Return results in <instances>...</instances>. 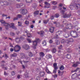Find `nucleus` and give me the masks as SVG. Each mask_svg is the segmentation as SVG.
Instances as JSON below:
<instances>
[{
  "label": "nucleus",
  "mask_w": 80,
  "mask_h": 80,
  "mask_svg": "<svg viewBox=\"0 0 80 80\" xmlns=\"http://www.w3.org/2000/svg\"><path fill=\"white\" fill-rule=\"evenodd\" d=\"M74 7L75 10H78L80 8V5L79 4H75L74 5Z\"/></svg>",
  "instance_id": "obj_12"
},
{
  "label": "nucleus",
  "mask_w": 80,
  "mask_h": 80,
  "mask_svg": "<svg viewBox=\"0 0 80 80\" xmlns=\"http://www.w3.org/2000/svg\"><path fill=\"white\" fill-rule=\"evenodd\" d=\"M49 21V19H48L47 20H43V23H44L45 24H47L48 21Z\"/></svg>",
  "instance_id": "obj_26"
},
{
  "label": "nucleus",
  "mask_w": 80,
  "mask_h": 80,
  "mask_svg": "<svg viewBox=\"0 0 80 80\" xmlns=\"http://www.w3.org/2000/svg\"><path fill=\"white\" fill-rule=\"evenodd\" d=\"M78 79L80 80V74L78 75Z\"/></svg>",
  "instance_id": "obj_64"
},
{
  "label": "nucleus",
  "mask_w": 80,
  "mask_h": 80,
  "mask_svg": "<svg viewBox=\"0 0 80 80\" xmlns=\"http://www.w3.org/2000/svg\"><path fill=\"white\" fill-rule=\"evenodd\" d=\"M17 8H24L25 5L22 3L18 4L16 5Z\"/></svg>",
  "instance_id": "obj_9"
},
{
  "label": "nucleus",
  "mask_w": 80,
  "mask_h": 80,
  "mask_svg": "<svg viewBox=\"0 0 80 80\" xmlns=\"http://www.w3.org/2000/svg\"><path fill=\"white\" fill-rule=\"evenodd\" d=\"M4 66H5L4 65H1V67L3 69H5V70H7V69H8V68L7 67H4Z\"/></svg>",
  "instance_id": "obj_27"
},
{
  "label": "nucleus",
  "mask_w": 80,
  "mask_h": 80,
  "mask_svg": "<svg viewBox=\"0 0 80 80\" xmlns=\"http://www.w3.org/2000/svg\"><path fill=\"white\" fill-rule=\"evenodd\" d=\"M21 13L22 14V15H25V14H27V10L26 9H22L21 10Z\"/></svg>",
  "instance_id": "obj_10"
},
{
  "label": "nucleus",
  "mask_w": 80,
  "mask_h": 80,
  "mask_svg": "<svg viewBox=\"0 0 80 80\" xmlns=\"http://www.w3.org/2000/svg\"><path fill=\"white\" fill-rule=\"evenodd\" d=\"M67 41L65 40V39H62L61 40V43H65L66 42V43H67Z\"/></svg>",
  "instance_id": "obj_31"
},
{
  "label": "nucleus",
  "mask_w": 80,
  "mask_h": 80,
  "mask_svg": "<svg viewBox=\"0 0 80 80\" xmlns=\"http://www.w3.org/2000/svg\"><path fill=\"white\" fill-rule=\"evenodd\" d=\"M56 49L55 48H54L52 50V52L55 53L56 52Z\"/></svg>",
  "instance_id": "obj_43"
},
{
  "label": "nucleus",
  "mask_w": 80,
  "mask_h": 80,
  "mask_svg": "<svg viewBox=\"0 0 80 80\" xmlns=\"http://www.w3.org/2000/svg\"><path fill=\"white\" fill-rule=\"evenodd\" d=\"M12 56L13 57H16L17 56V54L16 53H14L13 54H12Z\"/></svg>",
  "instance_id": "obj_54"
},
{
  "label": "nucleus",
  "mask_w": 80,
  "mask_h": 80,
  "mask_svg": "<svg viewBox=\"0 0 80 80\" xmlns=\"http://www.w3.org/2000/svg\"><path fill=\"white\" fill-rule=\"evenodd\" d=\"M33 0H25L26 3H31L32 2Z\"/></svg>",
  "instance_id": "obj_34"
},
{
  "label": "nucleus",
  "mask_w": 80,
  "mask_h": 80,
  "mask_svg": "<svg viewBox=\"0 0 80 80\" xmlns=\"http://www.w3.org/2000/svg\"><path fill=\"white\" fill-rule=\"evenodd\" d=\"M42 44L43 46H46V45H47V42H46V41L45 40L43 41L42 42Z\"/></svg>",
  "instance_id": "obj_32"
},
{
  "label": "nucleus",
  "mask_w": 80,
  "mask_h": 80,
  "mask_svg": "<svg viewBox=\"0 0 80 80\" xmlns=\"http://www.w3.org/2000/svg\"><path fill=\"white\" fill-rule=\"evenodd\" d=\"M73 67H77L78 65H77V64L76 63H75L74 64L72 65Z\"/></svg>",
  "instance_id": "obj_45"
},
{
  "label": "nucleus",
  "mask_w": 80,
  "mask_h": 80,
  "mask_svg": "<svg viewBox=\"0 0 80 80\" xmlns=\"http://www.w3.org/2000/svg\"><path fill=\"white\" fill-rule=\"evenodd\" d=\"M67 23V21L66 19H64L62 23L64 25H66Z\"/></svg>",
  "instance_id": "obj_30"
},
{
  "label": "nucleus",
  "mask_w": 80,
  "mask_h": 80,
  "mask_svg": "<svg viewBox=\"0 0 80 80\" xmlns=\"http://www.w3.org/2000/svg\"><path fill=\"white\" fill-rule=\"evenodd\" d=\"M38 33L41 35H43V34L44 33V32L43 31H41L40 32H38Z\"/></svg>",
  "instance_id": "obj_25"
},
{
  "label": "nucleus",
  "mask_w": 80,
  "mask_h": 80,
  "mask_svg": "<svg viewBox=\"0 0 80 80\" xmlns=\"http://www.w3.org/2000/svg\"><path fill=\"white\" fill-rule=\"evenodd\" d=\"M22 48L26 50H28V49H30V47H29V46L27 44L23 45L22 46Z\"/></svg>",
  "instance_id": "obj_13"
},
{
  "label": "nucleus",
  "mask_w": 80,
  "mask_h": 80,
  "mask_svg": "<svg viewBox=\"0 0 80 80\" xmlns=\"http://www.w3.org/2000/svg\"><path fill=\"white\" fill-rule=\"evenodd\" d=\"M67 51L68 53H70V52H72V50L69 48L67 49Z\"/></svg>",
  "instance_id": "obj_35"
},
{
  "label": "nucleus",
  "mask_w": 80,
  "mask_h": 80,
  "mask_svg": "<svg viewBox=\"0 0 80 80\" xmlns=\"http://www.w3.org/2000/svg\"><path fill=\"white\" fill-rule=\"evenodd\" d=\"M76 64H77V65H78L79 64H80V62L79 61H77L76 62Z\"/></svg>",
  "instance_id": "obj_59"
},
{
  "label": "nucleus",
  "mask_w": 80,
  "mask_h": 80,
  "mask_svg": "<svg viewBox=\"0 0 80 80\" xmlns=\"http://www.w3.org/2000/svg\"><path fill=\"white\" fill-rule=\"evenodd\" d=\"M29 56L30 57H32L33 56V54L31 52H30L29 53Z\"/></svg>",
  "instance_id": "obj_44"
},
{
  "label": "nucleus",
  "mask_w": 80,
  "mask_h": 80,
  "mask_svg": "<svg viewBox=\"0 0 80 80\" xmlns=\"http://www.w3.org/2000/svg\"><path fill=\"white\" fill-rule=\"evenodd\" d=\"M10 35L12 36H14L15 35V33L12 32H11L10 33Z\"/></svg>",
  "instance_id": "obj_52"
},
{
  "label": "nucleus",
  "mask_w": 80,
  "mask_h": 80,
  "mask_svg": "<svg viewBox=\"0 0 80 80\" xmlns=\"http://www.w3.org/2000/svg\"><path fill=\"white\" fill-rule=\"evenodd\" d=\"M54 18V17H53V16H52L51 17V20H53Z\"/></svg>",
  "instance_id": "obj_61"
},
{
  "label": "nucleus",
  "mask_w": 80,
  "mask_h": 80,
  "mask_svg": "<svg viewBox=\"0 0 80 80\" xmlns=\"http://www.w3.org/2000/svg\"><path fill=\"white\" fill-rule=\"evenodd\" d=\"M45 72H41L40 73V75L41 76V77H44V75H45Z\"/></svg>",
  "instance_id": "obj_29"
},
{
  "label": "nucleus",
  "mask_w": 80,
  "mask_h": 80,
  "mask_svg": "<svg viewBox=\"0 0 80 80\" xmlns=\"http://www.w3.org/2000/svg\"><path fill=\"white\" fill-rule=\"evenodd\" d=\"M34 16L36 17L37 15H38L39 14V11H36L33 13Z\"/></svg>",
  "instance_id": "obj_18"
},
{
  "label": "nucleus",
  "mask_w": 80,
  "mask_h": 80,
  "mask_svg": "<svg viewBox=\"0 0 80 80\" xmlns=\"http://www.w3.org/2000/svg\"><path fill=\"white\" fill-rule=\"evenodd\" d=\"M75 31H71L70 32V35L68 34L67 33H65L64 34V37L65 38H67V37H68L69 36L71 35L73 38H76V37H78V34L77 33H75Z\"/></svg>",
  "instance_id": "obj_2"
},
{
  "label": "nucleus",
  "mask_w": 80,
  "mask_h": 80,
  "mask_svg": "<svg viewBox=\"0 0 80 80\" xmlns=\"http://www.w3.org/2000/svg\"><path fill=\"white\" fill-rule=\"evenodd\" d=\"M46 57L47 59H49V58H52V57L50 55H48L46 56Z\"/></svg>",
  "instance_id": "obj_22"
},
{
  "label": "nucleus",
  "mask_w": 80,
  "mask_h": 80,
  "mask_svg": "<svg viewBox=\"0 0 80 80\" xmlns=\"http://www.w3.org/2000/svg\"><path fill=\"white\" fill-rule=\"evenodd\" d=\"M27 41L28 42V43H30L32 42V41H31V40L30 39H27Z\"/></svg>",
  "instance_id": "obj_51"
},
{
  "label": "nucleus",
  "mask_w": 80,
  "mask_h": 80,
  "mask_svg": "<svg viewBox=\"0 0 80 80\" xmlns=\"http://www.w3.org/2000/svg\"><path fill=\"white\" fill-rule=\"evenodd\" d=\"M9 45L11 47H13V45H12V43H10Z\"/></svg>",
  "instance_id": "obj_63"
},
{
  "label": "nucleus",
  "mask_w": 80,
  "mask_h": 80,
  "mask_svg": "<svg viewBox=\"0 0 80 80\" xmlns=\"http://www.w3.org/2000/svg\"><path fill=\"white\" fill-rule=\"evenodd\" d=\"M27 36L28 38L32 37V35L30 34H27Z\"/></svg>",
  "instance_id": "obj_47"
},
{
  "label": "nucleus",
  "mask_w": 80,
  "mask_h": 80,
  "mask_svg": "<svg viewBox=\"0 0 80 80\" xmlns=\"http://www.w3.org/2000/svg\"><path fill=\"white\" fill-rule=\"evenodd\" d=\"M56 45H59V44H60V41L58 40H56Z\"/></svg>",
  "instance_id": "obj_40"
},
{
  "label": "nucleus",
  "mask_w": 80,
  "mask_h": 80,
  "mask_svg": "<svg viewBox=\"0 0 80 80\" xmlns=\"http://www.w3.org/2000/svg\"><path fill=\"white\" fill-rule=\"evenodd\" d=\"M44 4L45 5L44 7L45 8H50V4H49V3L47 2H44Z\"/></svg>",
  "instance_id": "obj_11"
},
{
  "label": "nucleus",
  "mask_w": 80,
  "mask_h": 80,
  "mask_svg": "<svg viewBox=\"0 0 80 80\" xmlns=\"http://www.w3.org/2000/svg\"><path fill=\"white\" fill-rule=\"evenodd\" d=\"M66 58H68V59H70V58H71V55H70L68 54L66 55Z\"/></svg>",
  "instance_id": "obj_33"
},
{
  "label": "nucleus",
  "mask_w": 80,
  "mask_h": 80,
  "mask_svg": "<svg viewBox=\"0 0 80 80\" xmlns=\"http://www.w3.org/2000/svg\"><path fill=\"white\" fill-rule=\"evenodd\" d=\"M62 31H61L60 30H59L58 31V32H56V38H58V35H60V34H62Z\"/></svg>",
  "instance_id": "obj_14"
},
{
  "label": "nucleus",
  "mask_w": 80,
  "mask_h": 80,
  "mask_svg": "<svg viewBox=\"0 0 80 80\" xmlns=\"http://www.w3.org/2000/svg\"><path fill=\"white\" fill-rule=\"evenodd\" d=\"M17 20H18V18H14L13 19L14 21Z\"/></svg>",
  "instance_id": "obj_60"
},
{
  "label": "nucleus",
  "mask_w": 80,
  "mask_h": 80,
  "mask_svg": "<svg viewBox=\"0 0 80 80\" xmlns=\"http://www.w3.org/2000/svg\"><path fill=\"white\" fill-rule=\"evenodd\" d=\"M20 39L21 40H23L24 39V38L22 37H21L20 38H17L15 39V41L16 42H17L18 43V42H20Z\"/></svg>",
  "instance_id": "obj_15"
},
{
  "label": "nucleus",
  "mask_w": 80,
  "mask_h": 80,
  "mask_svg": "<svg viewBox=\"0 0 80 80\" xmlns=\"http://www.w3.org/2000/svg\"><path fill=\"white\" fill-rule=\"evenodd\" d=\"M46 71L48 73H49V74L51 73V72H50V71H49L48 69V68H46Z\"/></svg>",
  "instance_id": "obj_28"
},
{
  "label": "nucleus",
  "mask_w": 80,
  "mask_h": 80,
  "mask_svg": "<svg viewBox=\"0 0 80 80\" xmlns=\"http://www.w3.org/2000/svg\"><path fill=\"white\" fill-rule=\"evenodd\" d=\"M58 73L59 76H61V75H62L61 74H60L61 72H60V70H58Z\"/></svg>",
  "instance_id": "obj_50"
},
{
  "label": "nucleus",
  "mask_w": 80,
  "mask_h": 80,
  "mask_svg": "<svg viewBox=\"0 0 80 80\" xmlns=\"http://www.w3.org/2000/svg\"><path fill=\"white\" fill-rule=\"evenodd\" d=\"M55 17H56V18L59 17V14H56L55 15Z\"/></svg>",
  "instance_id": "obj_49"
},
{
  "label": "nucleus",
  "mask_w": 80,
  "mask_h": 80,
  "mask_svg": "<svg viewBox=\"0 0 80 80\" xmlns=\"http://www.w3.org/2000/svg\"><path fill=\"white\" fill-rule=\"evenodd\" d=\"M11 74L12 75H14L15 74V72L14 71H13L11 72Z\"/></svg>",
  "instance_id": "obj_53"
},
{
  "label": "nucleus",
  "mask_w": 80,
  "mask_h": 80,
  "mask_svg": "<svg viewBox=\"0 0 80 80\" xmlns=\"http://www.w3.org/2000/svg\"><path fill=\"white\" fill-rule=\"evenodd\" d=\"M53 77L54 78H57V77H58V76L57 74H55L53 75Z\"/></svg>",
  "instance_id": "obj_55"
},
{
  "label": "nucleus",
  "mask_w": 80,
  "mask_h": 80,
  "mask_svg": "<svg viewBox=\"0 0 80 80\" xmlns=\"http://www.w3.org/2000/svg\"><path fill=\"white\" fill-rule=\"evenodd\" d=\"M39 56L40 57L38 58V60H43V57L45 56V54H44V53L43 52H40L39 53Z\"/></svg>",
  "instance_id": "obj_7"
},
{
  "label": "nucleus",
  "mask_w": 80,
  "mask_h": 80,
  "mask_svg": "<svg viewBox=\"0 0 80 80\" xmlns=\"http://www.w3.org/2000/svg\"><path fill=\"white\" fill-rule=\"evenodd\" d=\"M21 56H22V57H21L22 58H25V54H24L23 53H21Z\"/></svg>",
  "instance_id": "obj_36"
},
{
  "label": "nucleus",
  "mask_w": 80,
  "mask_h": 80,
  "mask_svg": "<svg viewBox=\"0 0 80 80\" xmlns=\"http://www.w3.org/2000/svg\"><path fill=\"white\" fill-rule=\"evenodd\" d=\"M77 76V74L75 73L74 74H72L71 76V78L72 79H75L76 78Z\"/></svg>",
  "instance_id": "obj_16"
},
{
  "label": "nucleus",
  "mask_w": 80,
  "mask_h": 80,
  "mask_svg": "<svg viewBox=\"0 0 80 80\" xmlns=\"http://www.w3.org/2000/svg\"><path fill=\"white\" fill-rule=\"evenodd\" d=\"M17 17H18V18H22V16L20 14H18L17 16Z\"/></svg>",
  "instance_id": "obj_41"
},
{
  "label": "nucleus",
  "mask_w": 80,
  "mask_h": 80,
  "mask_svg": "<svg viewBox=\"0 0 80 80\" xmlns=\"http://www.w3.org/2000/svg\"><path fill=\"white\" fill-rule=\"evenodd\" d=\"M1 4H2V5H8V2L7 1H4V2H1Z\"/></svg>",
  "instance_id": "obj_17"
},
{
  "label": "nucleus",
  "mask_w": 80,
  "mask_h": 80,
  "mask_svg": "<svg viewBox=\"0 0 80 80\" xmlns=\"http://www.w3.org/2000/svg\"><path fill=\"white\" fill-rule=\"evenodd\" d=\"M66 42H67V43H68L69 42H73V39L72 38L66 40Z\"/></svg>",
  "instance_id": "obj_19"
},
{
  "label": "nucleus",
  "mask_w": 80,
  "mask_h": 80,
  "mask_svg": "<svg viewBox=\"0 0 80 80\" xmlns=\"http://www.w3.org/2000/svg\"><path fill=\"white\" fill-rule=\"evenodd\" d=\"M74 7V5H73L72 4H71L69 6V8L71 10H73Z\"/></svg>",
  "instance_id": "obj_24"
},
{
  "label": "nucleus",
  "mask_w": 80,
  "mask_h": 80,
  "mask_svg": "<svg viewBox=\"0 0 80 80\" xmlns=\"http://www.w3.org/2000/svg\"><path fill=\"white\" fill-rule=\"evenodd\" d=\"M49 43H53V41L52 40L50 39L49 41Z\"/></svg>",
  "instance_id": "obj_56"
},
{
  "label": "nucleus",
  "mask_w": 80,
  "mask_h": 80,
  "mask_svg": "<svg viewBox=\"0 0 80 80\" xmlns=\"http://www.w3.org/2000/svg\"><path fill=\"white\" fill-rule=\"evenodd\" d=\"M0 22L4 26H5V28L6 30H7L8 28V26L10 27V28H12L13 29H15V30L17 29V28L14 26V23H11L10 24H8L5 22V21H3V20H1L0 21Z\"/></svg>",
  "instance_id": "obj_1"
},
{
  "label": "nucleus",
  "mask_w": 80,
  "mask_h": 80,
  "mask_svg": "<svg viewBox=\"0 0 80 80\" xmlns=\"http://www.w3.org/2000/svg\"><path fill=\"white\" fill-rule=\"evenodd\" d=\"M54 27H51L49 29V31L51 33H53V32H54Z\"/></svg>",
  "instance_id": "obj_20"
},
{
  "label": "nucleus",
  "mask_w": 80,
  "mask_h": 80,
  "mask_svg": "<svg viewBox=\"0 0 80 80\" xmlns=\"http://www.w3.org/2000/svg\"><path fill=\"white\" fill-rule=\"evenodd\" d=\"M76 31L78 33H80V28H78L76 29Z\"/></svg>",
  "instance_id": "obj_37"
},
{
  "label": "nucleus",
  "mask_w": 80,
  "mask_h": 80,
  "mask_svg": "<svg viewBox=\"0 0 80 80\" xmlns=\"http://www.w3.org/2000/svg\"><path fill=\"white\" fill-rule=\"evenodd\" d=\"M13 50H14V49H13V48H11L10 49V51L12 52H13Z\"/></svg>",
  "instance_id": "obj_57"
},
{
  "label": "nucleus",
  "mask_w": 80,
  "mask_h": 80,
  "mask_svg": "<svg viewBox=\"0 0 80 80\" xmlns=\"http://www.w3.org/2000/svg\"><path fill=\"white\" fill-rule=\"evenodd\" d=\"M54 24H56V27H59L60 26L59 22H54Z\"/></svg>",
  "instance_id": "obj_21"
},
{
  "label": "nucleus",
  "mask_w": 80,
  "mask_h": 80,
  "mask_svg": "<svg viewBox=\"0 0 80 80\" xmlns=\"http://www.w3.org/2000/svg\"><path fill=\"white\" fill-rule=\"evenodd\" d=\"M54 69L53 71V73H57V70L58 69V67L57 63H54L53 64Z\"/></svg>",
  "instance_id": "obj_8"
},
{
  "label": "nucleus",
  "mask_w": 80,
  "mask_h": 80,
  "mask_svg": "<svg viewBox=\"0 0 80 80\" xmlns=\"http://www.w3.org/2000/svg\"><path fill=\"white\" fill-rule=\"evenodd\" d=\"M59 49H62V45H61L58 48Z\"/></svg>",
  "instance_id": "obj_58"
},
{
  "label": "nucleus",
  "mask_w": 80,
  "mask_h": 80,
  "mask_svg": "<svg viewBox=\"0 0 80 80\" xmlns=\"http://www.w3.org/2000/svg\"><path fill=\"white\" fill-rule=\"evenodd\" d=\"M32 7L33 8H36L37 6V4L36 3H33L32 4Z\"/></svg>",
  "instance_id": "obj_38"
},
{
  "label": "nucleus",
  "mask_w": 80,
  "mask_h": 80,
  "mask_svg": "<svg viewBox=\"0 0 80 80\" xmlns=\"http://www.w3.org/2000/svg\"><path fill=\"white\" fill-rule=\"evenodd\" d=\"M79 68H77L76 70H74V71H73L72 72H77V71H78V70H79Z\"/></svg>",
  "instance_id": "obj_42"
},
{
  "label": "nucleus",
  "mask_w": 80,
  "mask_h": 80,
  "mask_svg": "<svg viewBox=\"0 0 80 80\" xmlns=\"http://www.w3.org/2000/svg\"><path fill=\"white\" fill-rule=\"evenodd\" d=\"M73 28V25L71 23H68L65 25V28H63V30L64 32H66L67 30H72Z\"/></svg>",
  "instance_id": "obj_3"
},
{
  "label": "nucleus",
  "mask_w": 80,
  "mask_h": 80,
  "mask_svg": "<svg viewBox=\"0 0 80 80\" xmlns=\"http://www.w3.org/2000/svg\"><path fill=\"white\" fill-rule=\"evenodd\" d=\"M61 13L62 15H63V18H69V17H70L71 16H72V14L71 13L68 14H64L65 13V11L63 10L61 11Z\"/></svg>",
  "instance_id": "obj_4"
},
{
  "label": "nucleus",
  "mask_w": 80,
  "mask_h": 80,
  "mask_svg": "<svg viewBox=\"0 0 80 80\" xmlns=\"http://www.w3.org/2000/svg\"><path fill=\"white\" fill-rule=\"evenodd\" d=\"M57 1H52V3L53 4V5H57Z\"/></svg>",
  "instance_id": "obj_39"
},
{
  "label": "nucleus",
  "mask_w": 80,
  "mask_h": 80,
  "mask_svg": "<svg viewBox=\"0 0 80 80\" xmlns=\"http://www.w3.org/2000/svg\"><path fill=\"white\" fill-rule=\"evenodd\" d=\"M43 0H40V1H39V3H43Z\"/></svg>",
  "instance_id": "obj_62"
},
{
  "label": "nucleus",
  "mask_w": 80,
  "mask_h": 80,
  "mask_svg": "<svg viewBox=\"0 0 80 80\" xmlns=\"http://www.w3.org/2000/svg\"><path fill=\"white\" fill-rule=\"evenodd\" d=\"M25 23L26 25H28V24H29V22L26 20L25 21Z\"/></svg>",
  "instance_id": "obj_48"
},
{
  "label": "nucleus",
  "mask_w": 80,
  "mask_h": 80,
  "mask_svg": "<svg viewBox=\"0 0 80 80\" xmlns=\"http://www.w3.org/2000/svg\"><path fill=\"white\" fill-rule=\"evenodd\" d=\"M60 70H64V66L63 65H61L59 68Z\"/></svg>",
  "instance_id": "obj_23"
},
{
  "label": "nucleus",
  "mask_w": 80,
  "mask_h": 80,
  "mask_svg": "<svg viewBox=\"0 0 80 80\" xmlns=\"http://www.w3.org/2000/svg\"><path fill=\"white\" fill-rule=\"evenodd\" d=\"M14 50L15 52H19L21 50V47L18 45H17L14 48Z\"/></svg>",
  "instance_id": "obj_6"
},
{
  "label": "nucleus",
  "mask_w": 80,
  "mask_h": 80,
  "mask_svg": "<svg viewBox=\"0 0 80 80\" xmlns=\"http://www.w3.org/2000/svg\"><path fill=\"white\" fill-rule=\"evenodd\" d=\"M39 40H40V39H39V38H36V40L35 41H32V45L34 46V47H33V48L34 49H36V46L37 45L38 42Z\"/></svg>",
  "instance_id": "obj_5"
},
{
  "label": "nucleus",
  "mask_w": 80,
  "mask_h": 80,
  "mask_svg": "<svg viewBox=\"0 0 80 80\" xmlns=\"http://www.w3.org/2000/svg\"><path fill=\"white\" fill-rule=\"evenodd\" d=\"M18 26H22V22H18Z\"/></svg>",
  "instance_id": "obj_46"
}]
</instances>
